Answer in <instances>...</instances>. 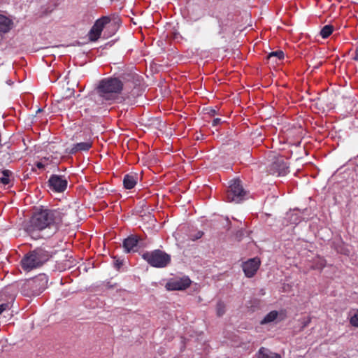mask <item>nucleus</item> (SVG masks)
I'll return each instance as SVG.
<instances>
[{"label": "nucleus", "mask_w": 358, "mask_h": 358, "mask_svg": "<svg viewBox=\"0 0 358 358\" xmlns=\"http://www.w3.org/2000/svg\"><path fill=\"white\" fill-rule=\"evenodd\" d=\"M36 166L38 169H43V168H44V166H45V165H44L42 162H37V163H36Z\"/></svg>", "instance_id": "26"}, {"label": "nucleus", "mask_w": 358, "mask_h": 358, "mask_svg": "<svg viewBox=\"0 0 358 358\" xmlns=\"http://www.w3.org/2000/svg\"><path fill=\"white\" fill-rule=\"evenodd\" d=\"M203 235V232L199 231L196 234V239L200 238Z\"/></svg>", "instance_id": "28"}, {"label": "nucleus", "mask_w": 358, "mask_h": 358, "mask_svg": "<svg viewBox=\"0 0 358 358\" xmlns=\"http://www.w3.org/2000/svg\"><path fill=\"white\" fill-rule=\"evenodd\" d=\"M143 258L153 267L163 268L166 266L171 261V257L165 252L155 250L147 252L143 255Z\"/></svg>", "instance_id": "5"}, {"label": "nucleus", "mask_w": 358, "mask_h": 358, "mask_svg": "<svg viewBox=\"0 0 358 358\" xmlns=\"http://www.w3.org/2000/svg\"><path fill=\"white\" fill-rule=\"evenodd\" d=\"M12 24L8 17L0 14V33L8 32L11 29Z\"/></svg>", "instance_id": "15"}, {"label": "nucleus", "mask_w": 358, "mask_h": 358, "mask_svg": "<svg viewBox=\"0 0 358 358\" xmlns=\"http://www.w3.org/2000/svg\"><path fill=\"white\" fill-rule=\"evenodd\" d=\"M333 31L331 25H325L321 30L320 34L323 38H327Z\"/></svg>", "instance_id": "20"}, {"label": "nucleus", "mask_w": 358, "mask_h": 358, "mask_svg": "<svg viewBox=\"0 0 358 358\" xmlns=\"http://www.w3.org/2000/svg\"><path fill=\"white\" fill-rule=\"evenodd\" d=\"M12 173L9 170H3L0 171V185H8L10 182V177Z\"/></svg>", "instance_id": "17"}, {"label": "nucleus", "mask_w": 358, "mask_h": 358, "mask_svg": "<svg viewBox=\"0 0 358 358\" xmlns=\"http://www.w3.org/2000/svg\"><path fill=\"white\" fill-rule=\"evenodd\" d=\"M110 20L108 17H103L97 20L92 27L90 32V38L91 41H96L104 27V26L110 22Z\"/></svg>", "instance_id": "9"}, {"label": "nucleus", "mask_w": 358, "mask_h": 358, "mask_svg": "<svg viewBox=\"0 0 358 358\" xmlns=\"http://www.w3.org/2000/svg\"><path fill=\"white\" fill-rule=\"evenodd\" d=\"M122 265V262H120L119 260H116L115 262V266L116 268H120Z\"/></svg>", "instance_id": "27"}, {"label": "nucleus", "mask_w": 358, "mask_h": 358, "mask_svg": "<svg viewBox=\"0 0 358 358\" xmlns=\"http://www.w3.org/2000/svg\"><path fill=\"white\" fill-rule=\"evenodd\" d=\"M138 176L136 174H127L123 179V184L126 189H132L136 185Z\"/></svg>", "instance_id": "13"}, {"label": "nucleus", "mask_w": 358, "mask_h": 358, "mask_svg": "<svg viewBox=\"0 0 358 358\" xmlns=\"http://www.w3.org/2000/svg\"><path fill=\"white\" fill-rule=\"evenodd\" d=\"M354 59L358 61V48L356 50V54H355V56L354 57Z\"/></svg>", "instance_id": "29"}, {"label": "nucleus", "mask_w": 358, "mask_h": 358, "mask_svg": "<svg viewBox=\"0 0 358 358\" xmlns=\"http://www.w3.org/2000/svg\"><path fill=\"white\" fill-rule=\"evenodd\" d=\"M269 173L278 176H284L289 172V166L287 159L280 156L275 158L268 168Z\"/></svg>", "instance_id": "7"}, {"label": "nucleus", "mask_w": 358, "mask_h": 358, "mask_svg": "<svg viewBox=\"0 0 358 358\" xmlns=\"http://www.w3.org/2000/svg\"><path fill=\"white\" fill-rule=\"evenodd\" d=\"M92 147V143L90 141L78 143L73 145L71 149L70 153L73 154L78 151H87Z\"/></svg>", "instance_id": "16"}, {"label": "nucleus", "mask_w": 358, "mask_h": 358, "mask_svg": "<svg viewBox=\"0 0 358 358\" xmlns=\"http://www.w3.org/2000/svg\"><path fill=\"white\" fill-rule=\"evenodd\" d=\"M50 254L43 248H37L27 253L21 260L22 268L29 271L41 266L50 258Z\"/></svg>", "instance_id": "3"}, {"label": "nucleus", "mask_w": 358, "mask_h": 358, "mask_svg": "<svg viewBox=\"0 0 358 358\" xmlns=\"http://www.w3.org/2000/svg\"><path fill=\"white\" fill-rule=\"evenodd\" d=\"M11 308V304L9 302L4 303L0 305V314L3 311L10 310Z\"/></svg>", "instance_id": "24"}, {"label": "nucleus", "mask_w": 358, "mask_h": 358, "mask_svg": "<svg viewBox=\"0 0 358 358\" xmlns=\"http://www.w3.org/2000/svg\"><path fill=\"white\" fill-rule=\"evenodd\" d=\"M246 195V192L243 188L239 180L231 181L227 192V200L229 202L238 203L241 202Z\"/></svg>", "instance_id": "6"}, {"label": "nucleus", "mask_w": 358, "mask_h": 358, "mask_svg": "<svg viewBox=\"0 0 358 358\" xmlns=\"http://www.w3.org/2000/svg\"><path fill=\"white\" fill-rule=\"evenodd\" d=\"M138 239L136 236H129L123 241V248L126 252L137 250Z\"/></svg>", "instance_id": "12"}, {"label": "nucleus", "mask_w": 358, "mask_h": 358, "mask_svg": "<svg viewBox=\"0 0 358 358\" xmlns=\"http://www.w3.org/2000/svg\"><path fill=\"white\" fill-rule=\"evenodd\" d=\"M190 280L187 277L174 279L166 283V287L169 290H182L190 285Z\"/></svg>", "instance_id": "11"}, {"label": "nucleus", "mask_w": 358, "mask_h": 358, "mask_svg": "<svg viewBox=\"0 0 358 358\" xmlns=\"http://www.w3.org/2000/svg\"><path fill=\"white\" fill-rule=\"evenodd\" d=\"M260 261L257 258H252L243 263L242 268L246 277L251 278L257 271Z\"/></svg>", "instance_id": "10"}, {"label": "nucleus", "mask_w": 358, "mask_h": 358, "mask_svg": "<svg viewBox=\"0 0 358 358\" xmlns=\"http://www.w3.org/2000/svg\"><path fill=\"white\" fill-rule=\"evenodd\" d=\"M138 89H135L134 90L131 94H129L127 96L126 99L129 101V102H132L133 101V98L135 97V96H138Z\"/></svg>", "instance_id": "23"}, {"label": "nucleus", "mask_w": 358, "mask_h": 358, "mask_svg": "<svg viewBox=\"0 0 358 358\" xmlns=\"http://www.w3.org/2000/svg\"><path fill=\"white\" fill-rule=\"evenodd\" d=\"M65 217L66 214L58 210L37 208L24 229L31 237L38 239L42 237L41 232L46 229L51 234L55 233L59 225L65 221Z\"/></svg>", "instance_id": "1"}, {"label": "nucleus", "mask_w": 358, "mask_h": 358, "mask_svg": "<svg viewBox=\"0 0 358 358\" xmlns=\"http://www.w3.org/2000/svg\"><path fill=\"white\" fill-rule=\"evenodd\" d=\"M257 358H282L281 356L270 350L261 348L257 353Z\"/></svg>", "instance_id": "14"}, {"label": "nucleus", "mask_w": 358, "mask_h": 358, "mask_svg": "<svg viewBox=\"0 0 358 358\" xmlns=\"http://www.w3.org/2000/svg\"><path fill=\"white\" fill-rule=\"evenodd\" d=\"M222 122V120L220 118H215L213 120V126H217L220 123Z\"/></svg>", "instance_id": "25"}, {"label": "nucleus", "mask_w": 358, "mask_h": 358, "mask_svg": "<svg viewBox=\"0 0 358 358\" xmlns=\"http://www.w3.org/2000/svg\"><path fill=\"white\" fill-rule=\"evenodd\" d=\"M350 323L352 325L358 327V310H357L351 316Z\"/></svg>", "instance_id": "22"}, {"label": "nucleus", "mask_w": 358, "mask_h": 358, "mask_svg": "<svg viewBox=\"0 0 358 358\" xmlns=\"http://www.w3.org/2000/svg\"><path fill=\"white\" fill-rule=\"evenodd\" d=\"M283 57H284V52L281 50L271 52L268 55V60H270L273 62H276L278 60H280V59H283Z\"/></svg>", "instance_id": "19"}, {"label": "nucleus", "mask_w": 358, "mask_h": 358, "mask_svg": "<svg viewBox=\"0 0 358 358\" xmlns=\"http://www.w3.org/2000/svg\"><path fill=\"white\" fill-rule=\"evenodd\" d=\"M310 322V319H308L307 321L304 322L303 327H306Z\"/></svg>", "instance_id": "30"}, {"label": "nucleus", "mask_w": 358, "mask_h": 358, "mask_svg": "<svg viewBox=\"0 0 358 358\" xmlns=\"http://www.w3.org/2000/svg\"><path fill=\"white\" fill-rule=\"evenodd\" d=\"M122 88L123 83L117 78L102 79L96 88V101L99 104H112L119 99Z\"/></svg>", "instance_id": "2"}, {"label": "nucleus", "mask_w": 358, "mask_h": 358, "mask_svg": "<svg viewBox=\"0 0 358 358\" xmlns=\"http://www.w3.org/2000/svg\"><path fill=\"white\" fill-rule=\"evenodd\" d=\"M48 182L51 189L56 192H63L65 191L68 184L65 177L58 175H52L50 178Z\"/></svg>", "instance_id": "8"}, {"label": "nucleus", "mask_w": 358, "mask_h": 358, "mask_svg": "<svg viewBox=\"0 0 358 358\" xmlns=\"http://www.w3.org/2000/svg\"><path fill=\"white\" fill-rule=\"evenodd\" d=\"M278 313L276 310L271 311L261 321L262 324H268L273 322L278 317Z\"/></svg>", "instance_id": "18"}, {"label": "nucleus", "mask_w": 358, "mask_h": 358, "mask_svg": "<svg viewBox=\"0 0 358 358\" xmlns=\"http://www.w3.org/2000/svg\"><path fill=\"white\" fill-rule=\"evenodd\" d=\"M217 315L218 316H222L225 313V305L223 302L219 301L216 306Z\"/></svg>", "instance_id": "21"}, {"label": "nucleus", "mask_w": 358, "mask_h": 358, "mask_svg": "<svg viewBox=\"0 0 358 358\" xmlns=\"http://www.w3.org/2000/svg\"><path fill=\"white\" fill-rule=\"evenodd\" d=\"M48 278L45 275L24 282L22 286V292L27 296H38L47 287Z\"/></svg>", "instance_id": "4"}]
</instances>
